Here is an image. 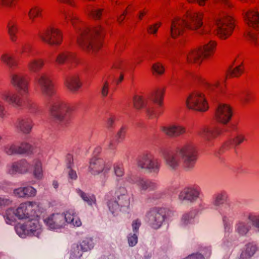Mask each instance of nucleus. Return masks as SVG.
Instances as JSON below:
<instances>
[{"instance_id":"f257e3e1","label":"nucleus","mask_w":259,"mask_h":259,"mask_svg":"<svg viewBox=\"0 0 259 259\" xmlns=\"http://www.w3.org/2000/svg\"><path fill=\"white\" fill-rule=\"evenodd\" d=\"M63 18L66 23L70 22L76 31V42L78 46L87 53H94L101 47L102 44L100 38L103 35V28L100 25L93 28L81 26L78 28L76 22L77 17L72 12H65Z\"/></svg>"},{"instance_id":"f03ea898","label":"nucleus","mask_w":259,"mask_h":259,"mask_svg":"<svg viewBox=\"0 0 259 259\" xmlns=\"http://www.w3.org/2000/svg\"><path fill=\"white\" fill-rule=\"evenodd\" d=\"M37 81L44 96L49 98L54 97L49 109L51 118L55 121H62L65 113L71 112L72 106L56 96V90L54 84L48 75L41 74L37 78Z\"/></svg>"},{"instance_id":"7ed1b4c3","label":"nucleus","mask_w":259,"mask_h":259,"mask_svg":"<svg viewBox=\"0 0 259 259\" xmlns=\"http://www.w3.org/2000/svg\"><path fill=\"white\" fill-rule=\"evenodd\" d=\"M177 153H168L164 156L166 165L170 169H177L182 162L188 169L193 168L197 159V151L192 143H187L178 149Z\"/></svg>"},{"instance_id":"20e7f679","label":"nucleus","mask_w":259,"mask_h":259,"mask_svg":"<svg viewBox=\"0 0 259 259\" xmlns=\"http://www.w3.org/2000/svg\"><path fill=\"white\" fill-rule=\"evenodd\" d=\"M11 77L12 82L17 88L20 96L5 91L1 94L2 99L16 108L28 107L31 100L28 93L27 78L18 74H13Z\"/></svg>"},{"instance_id":"39448f33","label":"nucleus","mask_w":259,"mask_h":259,"mask_svg":"<svg viewBox=\"0 0 259 259\" xmlns=\"http://www.w3.org/2000/svg\"><path fill=\"white\" fill-rule=\"evenodd\" d=\"M215 24L216 34L222 39H226L230 36L235 27L234 18L230 15H226L216 20L209 18L206 20L203 29L198 32V34L207 38L212 34Z\"/></svg>"},{"instance_id":"423d86ee","label":"nucleus","mask_w":259,"mask_h":259,"mask_svg":"<svg viewBox=\"0 0 259 259\" xmlns=\"http://www.w3.org/2000/svg\"><path fill=\"white\" fill-rule=\"evenodd\" d=\"M243 18L248 29L245 33L247 42L252 46L256 47L259 44V15L254 10H249L243 13Z\"/></svg>"},{"instance_id":"0eeeda50","label":"nucleus","mask_w":259,"mask_h":259,"mask_svg":"<svg viewBox=\"0 0 259 259\" xmlns=\"http://www.w3.org/2000/svg\"><path fill=\"white\" fill-rule=\"evenodd\" d=\"M17 217L20 219H29V221L23 224L15 226L17 234L21 238H25L32 233V223L30 218L32 212V202L21 203L15 210Z\"/></svg>"},{"instance_id":"6e6552de","label":"nucleus","mask_w":259,"mask_h":259,"mask_svg":"<svg viewBox=\"0 0 259 259\" xmlns=\"http://www.w3.org/2000/svg\"><path fill=\"white\" fill-rule=\"evenodd\" d=\"M217 42L210 40L204 45L190 50L186 54V59L189 63L200 65L204 59L212 57L215 51Z\"/></svg>"},{"instance_id":"1a4fd4ad","label":"nucleus","mask_w":259,"mask_h":259,"mask_svg":"<svg viewBox=\"0 0 259 259\" xmlns=\"http://www.w3.org/2000/svg\"><path fill=\"white\" fill-rule=\"evenodd\" d=\"M113 193L118 201L110 200L108 203V207L112 213L119 210L120 207L128 206L130 204V197L125 187H117L115 192H110L106 195L107 199H108Z\"/></svg>"},{"instance_id":"9d476101","label":"nucleus","mask_w":259,"mask_h":259,"mask_svg":"<svg viewBox=\"0 0 259 259\" xmlns=\"http://www.w3.org/2000/svg\"><path fill=\"white\" fill-rule=\"evenodd\" d=\"M186 105L189 109L201 112H206L209 109L208 101L205 94L199 91L193 92L188 96Z\"/></svg>"},{"instance_id":"9b49d317","label":"nucleus","mask_w":259,"mask_h":259,"mask_svg":"<svg viewBox=\"0 0 259 259\" xmlns=\"http://www.w3.org/2000/svg\"><path fill=\"white\" fill-rule=\"evenodd\" d=\"M111 167V162H106L101 158H93L90 161L89 170L93 175L100 174L101 178L103 179L104 185L108 177Z\"/></svg>"},{"instance_id":"f8f14e48","label":"nucleus","mask_w":259,"mask_h":259,"mask_svg":"<svg viewBox=\"0 0 259 259\" xmlns=\"http://www.w3.org/2000/svg\"><path fill=\"white\" fill-rule=\"evenodd\" d=\"M38 36L42 41L51 46H58L62 41L61 31L56 27L50 26L40 32Z\"/></svg>"},{"instance_id":"ddd939ff","label":"nucleus","mask_w":259,"mask_h":259,"mask_svg":"<svg viewBox=\"0 0 259 259\" xmlns=\"http://www.w3.org/2000/svg\"><path fill=\"white\" fill-rule=\"evenodd\" d=\"M140 167L148 169L151 172L158 173L159 171L160 160L150 152H146L138 161Z\"/></svg>"},{"instance_id":"4468645a","label":"nucleus","mask_w":259,"mask_h":259,"mask_svg":"<svg viewBox=\"0 0 259 259\" xmlns=\"http://www.w3.org/2000/svg\"><path fill=\"white\" fill-rule=\"evenodd\" d=\"M147 100L142 96L135 95L133 97V105L135 109L140 110L145 109L147 116L150 118L158 117L160 114L158 109L152 106L147 107Z\"/></svg>"},{"instance_id":"2eb2a0df","label":"nucleus","mask_w":259,"mask_h":259,"mask_svg":"<svg viewBox=\"0 0 259 259\" xmlns=\"http://www.w3.org/2000/svg\"><path fill=\"white\" fill-rule=\"evenodd\" d=\"M204 13L202 12L188 11L185 17L186 28L191 30H197L203 24Z\"/></svg>"},{"instance_id":"dca6fc26","label":"nucleus","mask_w":259,"mask_h":259,"mask_svg":"<svg viewBox=\"0 0 259 259\" xmlns=\"http://www.w3.org/2000/svg\"><path fill=\"white\" fill-rule=\"evenodd\" d=\"M167 209L163 207L152 208L147 214V218L152 228H159L162 224Z\"/></svg>"},{"instance_id":"f3484780","label":"nucleus","mask_w":259,"mask_h":259,"mask_svg":"<svg viewBox=\"0 0 259 259\" xmlns=\"http://www.w3.org/2000/svg\"><path fill=\"white\" fill-rule=\"evenodd\" d=\"M233 116L232 107L226 103H220L215 111L216 120L223 124H227L231 120Z\"/></svg>"},{"instance_id":"a211bd4d","label":"nucleus","mask_w":259,"mask_h":259,"mask_svg":"<svg viewBox=\"0 0 259 259\" xmlns=\"http://www.w3.org/2000/svg\"><path fill=\"white\" fill-rule=\"evenodd\" d=\"M30 167L29 164L25 159L9 163L6 167V172L11 176L26 173Z\"/></svg>"},{"instance_id":"6ab92c4d","label":"nucleus","mask_w":259,"mask_h":259,"mask_svg":"<svg viewBox=\"0 0 259 259\" xmlns=\"http://www.w3.org/2000/svg\"><path fill=\"white\" fill-rule=\"evenodd\" d=\"M186 28L185 20L183 18L176 16L170 22V35L171 38L176 39L182 36Z\"/></svg>"},{"instance_id":"aec40b11","label":"nucleus","mask_w":259,"mask_h":259,"mask_svg":"<svg viewBox=\"0 0 259 259\" xmlns=\"http://www.w3.org/2000/svg\"><path fill=\"white\" fill-rule=\"evenodd\" d=\"M197 133L208 144H209L221 134V130L218 127L205 126L201 128Z\"/></svg>"},{"instance_id":"412c9836","label":"nucleus","mask_w":259,"mask_h":259,"mask_svg":"<svg viewBox=\"0 0 259 259\" xmlns=\"http://www.w3.org/2000/svg\"><path fill=\"white\" fill-rule=\"evenodd\" d=\"M33 155L35 159L33 160V179L40 180L43 178V169L42 161L44 159L43 153L37 148H33Z\"/></svg>"},{"instance_id":"4be33fe9","label":"nucleus","mask_w":259,"mask_h":259,"mask_svg":"<svg viewBox=\"0 0 259 259\" xmlns=\"http://www.w3.org/2000/svg\"><path fill=\"white\" fill-rule=\"evenodd\" d=\"M201 189L198 186H192L183 189L179 194L180 200H188L194 202L199 197Z\"/></svg>"},{"instance_id":"5701e85b","label":"nucleus","mask_w":259,"mask_h":259,"mask_svg":"<svg viewBox=\"0 0 259 259\" xmlns=\"http://www.w3.org/2000/svg\"><path fill=\"white\" fill-rule=\"evenodd\" d=\"M220 213L223 216L225 231L229 232L233 223L234 209L232 205L229 203L225 204L221 207Z\"/></svg>"},{"instance_id":"b1692460","label":"nucleus","mask_w":259,"mask_h":259,"mask_svg":"<svg viewBox=\"0 0 259 259\" xmlns=\"http://www.w3.org/2000/svg\"><path fill=\"white\" fill-rule=\"evenodd\" d=\"M45 222L50 229L53 230L60 229L66 226L64 215L61 213H54L46 219Z\"/></svg>"},{"instance_id":"393cba45","label":"nucleus","mask_w":259,"mask_h":259,"mask_svg":"<svg viewBox=\"0 0 259 259\" xmlns=\"http://www.w3.org/2000/svg\"><path fill=\"white\" fill-rule=\"evenodd\" d=\"M194 80L197 82L201 83L204 88L210 91H215L216 90V92L218 94L222 96L225 94L224 89L220 88V82L218 80L209 82L199 75L194 76Z\"/></svg>"},{"instance_id":"a878e982","label":"nucleus","mask_w":259,"mask_h":259,"mask_svg":"<svg viewBox=\"0 0 259 259\" xmlns=\"http://www.w3.org/2000/svg\"><path fill=\"white\" fill-rule=\"evenodd\" d=\"M17 129L24 135H28L32 128V120L30 116L18 119L16 123Z\"/></svg>"},{"instance_id":"bb28decb","label":"nucleus","mask_w":259,"mask_h":259,"mask_svg":"<svg viewBox=\"0 0 259 259\" xmlns=\"http://www.w3.org/2000/svg\"><path fill=\"white\" fill-rule=\"evenodd\" d=\"M64 85L71 92L76 93L81 88L82 83L79 75L74 74L66 77Z\"/></svg>"},{"instance_id":"cd10ccee","label":"nucleus","mask_w":259,"mask_h":259,"mask_svg":"<svg viewBox=\"0 0 259 259\" xmlns=\"http://www.w3.org/2000/svg\"><path fill=\"white\" fill-rule=\"evenodd\" d=\"M65 223L69 224L74 227H80L82 223L79 218L77 215L74 210L69 209L63 213Z\"/></svg>"},{"instance_id":"c85d7f7f","label":"nucleus","mask_w":259,"mask_h":259,"mask_svg":"<svg viewBox=\"0 0 259 259\" xmlns=\"http://www.w3.org/2000/svg\"><path fill=\"white\" fill-rule=\"evenodd\" d=\"M76 60L75 55L67 51H64L58 53L56 56L55 62L59 65H62L66 62H72Z\"/></svg>"},{"instance_id":"c756f323","label":"nucleus","mask_w":259,"mask_h":259,"mask_svg":"<svg viewBox=\"0 0 259 259\" xmlns=\"http://www.w3.org/2000/svg\"><path fill=\"white\" fill-rule=\"evenodd\" d=\"M7 28L11 40L14 42H16L18 38L17 33L18 32V26L16 21L13 19L10 20Z\"/></svg>"},{"instance_id":"7c9ffc66","label":"nucleus","mask_w":259,"mask_h":259,"mask_svg":"<svg viewBox=\"0 0 259 259\" xmlns=\"http://www.w3.org/2000/svg\"><path fill=\"white\" fill-rule=\"evenodd\" d=\"M136 185L141 191H150L156 188L155 183L142 178L137 179Z\"/></svg>"},{"instance_id":"2f4dec72","label":"nucleus","mask_w":259,"mask_h":259,"mask_svg":"<svg viewBox=\"0 0 259 259\" xmlns=\"http://www.w3.org/2000/svg\"><path fill=\"white\" fill-rule=\"evenodd\" d=\"M15 196L20 198H28L32 195V187L27 186L15 189L14 190Z\"/></svg>"},{"instance_id":"473e14b6","label":"nucleus","mask_w":259,"mask_h":259,"mask_svg":"<svg viewBox=\"0 0 259 259\" xmlns=\"http://www.w3.org/2000/svg\"><path fill=\"white\" fill-rule=\"evenodd\" d=\"M257 247L254 243H249L246 244L241 254L242 257H245V259H249L255 252Z\"/></svg>"},{"instance_id":"72a5a7b5","label":"nucleus","mask_w":259,"mask_h":259,"mask_svg":"<svg viewBox=\"0 0 259 259\" xmlns=\"http://www.w3.org/2000/svg\"><path fill=\"white\" fill-rule=\"evenodd\" d=\"M2 150L5 154L9 156L19 154L18 145L13 142L5 144L2 147Z\"/></svg>"},{"instance_id":"f704fd0d","label":"nucleus","mask_w":259,"mask_h":259,"mask_svg":"<svg viewBox=\"0 0 259 259\" xmlns=\"http://www.w3.org/2000/svg\"><path fill=\"white\" fill-rule=\"evenodd\" d=\"M151 71L154 76H160L164 74L165 69L164 65L162 63L156 62L152 64Z\"/></svg>"},{"instance_id":"c9c22d12","label":"nucleus","mask_w":259,"mask_h":259,"mask_svg":"<svg viewBox=\"0 0 259 259\" xmlns=\"http://www.w3.org/2000/svg\"><path fill=\"white\" fill-rule=\"evenodd\" d=\"M251 228L250 225L247 222L240 221L235 226V230L240 235H246Z\"/></svg>"},{"instance_id":"e433bc0d","label":"nucleus","mask_w":259,"mask_h":259,"mask_svg":"<svg viewBox=\"0 0 259 259\" xmlns=\"http://www.w3.org/2000/svg\"><path fill=\"white\" fill-rule=\"evenodd\" d=\"M243 66L241 61L239 64L234 68H230L227 71V76L231 77H237L242 74L243 72Z\"/></svg>"},{"instance_id":"4c0bfd02","label":"nucleus","mask_w":259,"mask_h":259,"mask_svg":"<svg viewBox=\"0 0 259 259\" xmlns=\"http://www.w3.org/2000/svg\"><path fill=\"white\" fill-rule=\"evenodd\" d=\"M228 198V194L225 191L220 192L214 195L212 204L215 207H219L223 204Z\"/></svg>"},{"instance_id":"58836bf2","label":"nucleus","mask_w":259,"mask_h":259,"mask_svg":"<svg viewBox=\"0 0 259 259\" xmlns=\"http://www.w3.org/2000/svg\"><path fill=\"white\" fill-rule=\"evenodd\" d=\"M1 60L10 68H13L17 65V62L14 57L8 53H4L2 55Z\"/></svg>"},{"instance_id":"ea45409f","label":"nucleus","mask_w":259,"mask_h":259,"mask_svg":"<svg viewBox=\"0 0 259 259\" xmlns=\"http://www.w3.org/2000/svg\"><path fill=\"white\" fill-rule=\"evenodd\" d=\"M164 93V89H158L156 90L152 95V100L159 107L161 106L162 105Z\"/></svg>"},{"instance_id":"a19ab883","label":"nucleus","mask_w":259,"mask_h":259,"mask_svg":"<svg viewBox=\"0 0 259 259\" xmlns=\"http://www.w3.org/2000/svg\"><path fill=\"white\" fill-rule=\"evenodd\" d=\"M171 125L172 130L174 132V137H178L186 134V128L184 125L177 122H172Z\"/></svg>"},{"instance_id":"79ce46f5","label":"nucleus","mask_w":259,"mask_h":259,"mask_svg":"<svg viewBox=\"0 0 259 259\" xmlns=\"http://www.w3.org/2000/svg\"><path fill=\"white\" fill-rule=\"evenodd\" d=\"M196 215L195 210H192L188 213L184 214L181 219V224L186 226L194 222V218Z\"/></svg>"},{"instance_id":"37998d69","label":"nucleus","mask_w":259,"mask_h":259,"mask_svg":"<svg viewBox=\"0 0 259 259\" xmlns=\"http://www.w3.org/2000/svg\"><path fill=\"white\" fill-rule=\"evenodd\" d=\"M16 215L15 210L12 208L8 209L6 210L4 218L6 221V223L9 225H12L16 221Z\"/></svg>"},{"instance_id":"c03bdc74","label":"nucleus","mask_w":259,"mask_h":259,"mask_svg":"<svg viewBox=\"0 0 259 259\" xmlns=\"http://www.w3.org/2000/svg\"><path fill=\"white\" fill-rule=\"evenodd\" d=\"M18 151L19 154L28 155L32 151V146L30 143L23 141L18 146Z\"/></svg>"},{"instance_id":"a18cd8bd","label":"nucleus","mask_w":259,"mask_h":259,"mask_svg":"<svg viewBox=\"0 0 259 259\" xmlns=\"http://www.w3.org/2000/svg\"><path fill=\"white\" fill-rule=\"evenodd\" d=\"M160 131L164 135L168 137L173 138L174 137V133L173 130H172V125L171 123L166 124L163 125H161L160 127Z\"/></svg>"},{"instance_id":"49530a36","label":"nucleus","mask_w":259,"mask_h":259,"mask_svg":"<svg viewBox=\"0 0 259 259\" xmlns=\"http://www.w3.org/2000/svg\"><path fill=\"white\" fill-rule=\"evenodd\" d=\"M88 15L94 19H99L102 15V9H97L91 7H89L86 10Z\"/></svg>"},{"instance_id":"de8ad7c7","label":"nucleus","mask_w":259,"mask_h":259,"mask_svg":"<svg viewBox=\"0 0 259 259\" xmlns=\"http://www.w3.org/2000/svg\"><path fill=\"white\" fill-rule=\"evenodd\" d=\"M76 192L82 198V199L88 202L89 204L92 205L95 203L96 199L94 196H88L85 193L81 191L80 189H77Z\"/></svg>"},{"instance_id":"09e8293b","label":"nucleus","mask_w":259,"mask_h":259,"mask_svg":"<svg viewBox=\"0 0 259 259\" xmlns=\"http://www.w3.org/2000/svg\"><path fill=\"white\" fill-rule=\"evenodd\" d=\"M110 83L106 80H103L102 83L101 85V94L103 97H106L109 93Z\"/></svg>"},{"instance_id":"8fccbe9b","label":"nucleus","mask_w":259,"mask_h":259,"mask_svg":"<svg viewBox=\"0 0 259 259\" xmlns=\"http://www.w3.org/2000/svg\"><path fill=\"white\" fill-rule=\"evenodd\" d=\"M246 140L245 136L242 134H237L233 139L228 142L233 146H237Z\"/></svg>"},{"instance_id":"3c124183","label":"nucleus","mask_w":259,"mask_h":259,"mask_svg":"<svg viewBox=\"0 0 259 259\" xmlns=\"http://www.w3.org/2000/svg\"><path fill=\"white\" fill-rule=\"evenodd\" d=\"M80 246L81 249L84 251L90 250L93 247V240L91 238H86L81 242Z\"/></svg>"},{"instance_id":"603ef678","label":"nucleus","mask_w":259,"mask_h":259,"mask_svg":"<svg viewBox=\"0 0 259 259\" xmlns=\"http://www.w3.org/2000/svg\"><path fill=\"white\" fill-rule=\"evenodd\" d=\"M248 219L251 223L252 226L259 231V214L250 213L248 215Z\"/></svg>"},{"instance_id":"864d4df0","label":"nucleus","mask_w":259,"mask_h":259,"mask_svg":"<svg viewBox=\"0 0 259 259\" xmlns=\"http://www.w3.org/2000/svg\"><path fill=\"white\" fill-rule=\"evenodd\" d=\"M113 168L114 174L117 177H121L124 175V169L121 164H115Z\"/></svg>"},{"instance_id":"5fc2aeb1","label":"nucleus","mask_w":259,"mask_h":259,"mask_svg":"<svg viewBox=\"0 0 259 259\" xmlns=\"http://www.w3.org/2000/svg\"><path fill=\"white\" fill-rule=\"evenodd\" d=\"M161 23L157 22L153 24L149 25L147 28V31L149 34L155 35L156 34L158 28L161 26Z\"/></svg>"},{"instance_id":"6e6d98bb","label":"nucleus","mask_w":259,"mask_h":259,"mask_svg":"<svg viewBox=\"0 0 259 259\" xmlns=\"http://www.w3.org/2000/svg\"><path fill=\"white\" fill-rule=\"evenodd\" d=\"M41 232V226L39 222V219L36 220L33 219V235L37 237Z\"/></svg>"},{"instance_id":"4d7b16f0","label":"nucleus","mask_w":259,"mask_h":259,"mask_svg":"<svg viewBox=\"0 0 259 259\" xmlns=\"http://www.w3.org/2000/svg\"><path fill=\"white\" fill-rule=\"evenodd\" d=\"M44 60L41 58H37L33 60V71H38L44 66Z\"/></svg>"},{"instance_id":"13d9d810","label":"nucleus","mask_w":259,"mask_h":259,"mask_svg":"<svg viewBox=\"0 0 259 259\" xmlns=\"http://www.w3.org/2000/svg\"><path fill=\"white\" fill-rule=\"evenodd\" d=\"M8 112L3 102L0 100V119H4L8 117Z\"/></svg>"},{"instance_id":"bf43d9fd","label":"nucleus","mask_w":259,"mask_h":259,"mask_svg":"<svg viewBox=\"0 0 259 259\" xmlns=\"http://www.w3.org/2000/svg\"><path fill=\"white\" fill-rule=\"evenodd\" d=\"M126 132V128L125 126L121 127L116 136L117 140L119 141L122 140L125 137Z\"/></svg>"},{"instance_id":"052dcab7","label":"nucleus","mask_w":259,"mask_h":259,"mask_svg":"<svg viewBox=\"0 0 259 259\" xmlns=\"http://www.w3.org/2000/svg\"><path fill=\"white\" fill-rule=\"evenodd\" d=\"M117 119L116 116L111 115L107 119L106 124L108 128H113L114 126L115 122Z\"/></svg>"},{"instance_id":"680f3d73","label":"nucleus","mask_w":259,"mask_h":259,"mask_svg":"<svg viewBox=\"0 0 259 259\" xmlns=\"http://www.w3.org/2000/svg\"><path fill=\"white\" fill-rule=\"evenodd\" d=\"M128 242L129 245L131 246H135L137 243L138 236L136 233L128 237Z\"/></svg>"},{"instance_id":"e2e57ef3","label":"nucleus","mask_w":259,"mask_h":259,"mask_svg":"<svg viewBox=\"0 0 259 259\" xmlns=\"http://www.w3.org/2000/svg\"><path fill=\"white\" fill-rule=\"evenodd\" d=\"M16 0H0V5L12 8L15 5Z\"/></svg>"},{"instance_id":"0e129e2a","label":"nucleus","mask_w":259,"mask_h":259,"mask_svg":"<svg viewBox=\"0 0 259 259\" xmlns=\"http://www.w3.org/2000/svg\"><path fill=\"white\" fill-rule=\"evenodd\" d=\"M11 203V201L6 197H0V207L8 206Z\"/></svg>"},{"instance_id":"69168bd1","label":"nucleus","mask_w":259,"mask_h":259,"mask_svg":"<svg viewBox=\"0 0 259 259\" xmlns=\"http://www.w3.org/2000/svg\"><path fill=\"white\" fill-rule=\"evenodd\" d=\"M141 225V223L140 221L138 219L135 220L132 223V228L133 229V231L135 233L138 232V230L139 228Z\"/></svg>"},{"instance_id":"338daca9","label":"nucleus","mask_w":259,"mask_h":259,"mask_svg":"<svg viewBox=\"0 0 259 259\" xmlns=\"http://www.w3.org/2000/svg\"><path fill=\"white\" fill-rule=\"evenodd\" d=\"M140 178L136 177L134 176L128 175L126 178V181L130 184H136L137 179H140Z\"/></svg>"},{"instance_id":"774afa93","label":"nucleus","mask_w":259,"mask_h":259,"mask_svg":"<svg viewBox=\"0 0 259 259\" xmlns=\"http://www.w3.org/2000/svg\"><path fill=\"white\" fill-rule=\"evenodd\" d=\"M185 259H204V257L200 254L191 255Z\"/></svg>"}]
</instances>
